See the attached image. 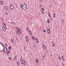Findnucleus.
<instances>
[{"instance_id": "f257e3e1", "label": "nucleus", "mask_w": 66, "mask_h": 66, "mask_svg": "<svg viewBox=\"0 0 66 66\" xmlns=\"http://www.w3.org/2000/svg\"><path fill=\"white\" fill-rule=\"evenodd\" d=\"M21 64H23L24 66L26 65V62L25 60H21Z\"/></svg>"}, {"instance_id": "f03ea898", "label": "nucleus", "mask_w": 66, "mask_h": 66, "mask_svg": "<svg viewBox=\"0 0 66 66\" xmlns=\"http://www.w3.org/2000/svg\"><path fill=\"white\" fill-rule=\"evenodd\" d=\"M8 50V49H7V48H5L4 50H3V51L4 52V53H7Z\"/></svg>"}, {"instance_id": "7ed1b4c3", "label": "nucleus", "mask_w": 66, "mask_h": 66, "mask_svg": "<svg viewBox=\"0 0 66 66\" xmlns=\"http://www.w3.org/2000/svg\"><path fill=\"white\" fill-rule=\"evenodd\" d=\"M27 5H24L23 6V10H26L27 9Z\"/></svg>"}, {"instance_id": "20e7f679", "label": "nucleus", "mask_w": 66, "mask_h": 66, "mask_svg": "<svg viewBox=\"0 0 66 66\" xmlns=\"http://www.w3.org/2000/svg\"><path fill=\"white\" fill-rule=\"evenodd\" d=\"M10 7L11 9H13L14 8V6L13 5H11L10 6Z\"/></svg>"}, {"instance_id": "39448f33", "label": "nucleus", "mask_w": 66, "mask_h": 66, "mask_svg": "<svg viewBox=\"0 0 66 66\" xmlns=\"http://www.w3.org/2000/svg\"><path fill=\"white\" fill-rule=\"evenodd\" d=\"M47 31L48 33L50 34V30L48 29H47Z\"/></svg>"}, {"instance_id": "423d86ee", "label": "nucleus", "mask_w": 66, "mask_h": 66, "mask_svg": "<svg viewBox=\"0 0 66 66\" xmlns=\"http://www.w3.org/2000/svg\"><path fill=\"white\" fill-rule=\"evenodd\" d=\"M26 40L27 42H28L29 40V39L28 38V37L27 36L26 37Z\"/></svg>"}, {"instance_id": "0eeeda50", "label": "nucleus", "mask_w": 66, "mask_h": 66, "mask_svg": "<svg viewBox=\"0 0 66 66\" xmlns=\"http://www.w3.org/2000/svg\"><path fill=\"white\" fill-rule=\"evenodd\" d=\"M16 33L18 34H19V35H20V32L19 31H17Z\"/></svg>"}, {"instance_id": "6e6552de", "label": "nucleus", "mask_w": 66, "mask_h": 66, "mask_svg": "<svg viewBox=\"0 0 66 66\" xmlns=\"http://www.w3.org/2000/svg\"><path fill=\"white\" fill-rule=\"evenodd\" d=\"M3 29L4 31H6V28H3Z\"/></svg>"}, {"instance_id": "1a4fd4ad", "label": "nucleus", "mask_w": 66, "mask_h": 66, "mask_svg": "<svg viewBox=\"0 0 66 66\" xmlns=\"http://www.w3.org/2000/svg\"><path fill=\"white\" fill-rule=\"evenodd\" d=\"M11 42H12V43H13L14 42V40L13 38H12L11 39Z\"/></svg>"}, {"instance_id": "9d476101", "label": "nucleus", "mask_w": 66, "mask_h": 66, "mask_svg": "<svg viewBox=\"0 0 66 66\" xmlns=\"http://www.w3.org/2000/svg\"><path fill=\"white\" fill-rule=\"evenodd\" d=\"M43 48L44 49V50L46 49V46H43Z\"/></svg>"}, {"instance_id": "9b49d317", "label": "nucleus", "mask_w": 66, "mask_h": 66, "mask_svg": "<svg viewBox=\"0 0 66 66\" xmlns=\"http://www.w3.org/2000/svg\"><path fill=\"white\" fill-rule=\"evenodd\" d=\"M3 24L4 27H5V26H6V24H5V23H3Z\"/></svg>"}, {"instance_id": "f8f14e48", "label": "nucleus", "mask_w": 66, "mask_h": 66, "mask_svg": "<svg viewBox=\"0 0 66 66\" xmlns=\"http://www.w3.org/2000/svg\"><path fill=\"white\" fill-rule=\"evenodd\" d=\"M52 43L53 44V47H55V45L54 44V43L53 42H52Z\"/></svg>"}, {"instance_id": "ddd939ff", "label": "nucleus", "mask_w": 66, "mask_h": 66, "mask_svg": "<svg viewBox=\"0 0 66 66\" xmlns=\"http://www.w3.org/2000/svg\"><path fill=\"white\" fill-rule=\"evenodd\" d=\"M7 7H5V10L6 11H7Z\"/></svg>"}, {"instance_id": "4468645a", "label": "nucleus", "mask_w": 66, "mask_h": 66, "mask_svg": "<svg viewBox=\"0 0 66 66\" xmlns=\"http://www.w3.org/2000/svg\"><path fill=\"white\" fill-rule=\"evenodd\" d=\"M53 17H54V18H55V13L54 14V15H53Z\"/></svg>"}, {"instance_id": "2eb2a0df", "label": "nucleus", "mask_w": 66, "mask_h": 66, "mask_svg": "<svg viewBox=\"0 0 66 66\" xmlns=\"http://www.w3.org/2000/svg\"><path fill=\"white\" fill-rule=\"evenodd\" d=\"M17 65L18 66H19V62H17Z\"/></svg>"}, {"instance_id": "dca6fc26", "label": "nucleus", "mask_w": 66, "mask_h": 66, "mask_svg": "<svg viewBox=\"0 0 66 66\" xmlns=\"http://www.w3.org/2000/svg\"><path fill=\"white\" fill-rule=\"evenodd\" d=\"M29 33L30 34V35H32V32L31 31H30L29 32Z\"/></svg>"}, {"instance_id": "f3484780", "label": "nucleus", "mask_w": 66, "mask_h": 66, "mask_svg": "<svg viewBox=\"0 0 66 66\" xmlns=\"http://www.w3.org/2000/svg\"><path fill=\"white\" fill-rule=\"evenodd\" d=\"M36 62L37 63H38V60L37 59H36Z\"/></svg>"}, {"instance_id": "a211bd4d", "label": "nucleus", "mask_w": 66, "mask_h": 66, "mask_svg": "<svg viewBox=\"0 0 66 66\" xmlns=\"http://www.w3.org/2000/svg\"><path fill=\"white\" fill-rule=\"evenodd\" d=\"M22 56H21V59H20V61H22Z\"/></svg>"}, {"instance_id": "6ab92c4d", "label": "nucleus", "mask_w": 66, "mask_h": 66, "mask_svg": "<svg viewBox=\"0 0 66 66\" xmlns=\"http://www.w3.org/2000/svg\"><path fill=\"white\" fill-rule=\"evenodd\" d=\"M0 3L1 4H3V2L2 1H1Z\"/></svg>"}, {"instance_id": "aec40b11", "label": "nucleus", "mask_w": 66, "mask_h": 66, "mask_svg": "<svg viewBox=\"0 0 66 66\" xmlns=\"http://www.w3.org/2000/svg\"><path fill=\"white\" fill-rule=\"evenodd\" d=\"M47 22L48 23H50V21H49V19H48L47 20Z\"/></svg>"}, {"instance_id": "412c9836", "label": "nucleus", "mask_w": 66, "mask_h": 66, "mask_svg": "<svg viewBox=\"0 0 66 66\" xmlns=\"http://www.w3.org/2000/svg\"><path fill=\"white\" fill-rule=\"evenodd\" d=\"M48 16L49 17H50V13H48Z\"/></svg>"}, {"instance_id": "4be33fe9", "label": "nucleus", "mask_w": 66, "mask_h": 66, "mask_svg": "<svg viewBox=\"0 0 66 66\" xmlns=\"http://www.w3.org/2000/svg\"><path fill=\"white\" fill-rule=\"evenodd\" d=\"M20 6L21 7H22V4H21L20 5Z\"/></svg>"}, {"instance_id": "5701e85b", "label": "nucleus", "mask_w": 66, "mask_h": 66, "mask_svg": "<svg viewBox=\"0 0 66 66\" xmlns=\"http://www.w3.org/2000/svg\"><path fill=\"white\" fill-rule=\"evenodd\" d=\"M42 11H44V8L42 9Z\"/></svg>"}, {"instance_id": "b1692460", "label": "nucleus", "mask_w": 66, "mask_h": 66, "mask_svg": "<svg viewBox=\"0 0 66 66\" xmlns=\"http://www.w3.org/2000/svg\"><path fill=\"white\" fill-rule=\"evenodd\" d=\"M9 59L10 60H11V59H12V58H11V57H10L9 58Z\"/></svg>"}, {"instance_id": "393cba45", "label": "nucleus", "mask_w": 66, "mask_h": 66, "mask_svg": "<svg viewBox=\"0 0 66 66\" xmlns=\"http://www.w3.org/2000/svg\"><path fill=\"white\" fill-rule=\"evenodd\" d=\"M36 42L37 43H39V42H38V40H37L36 41Z\"/></svg>"}, {"instance_id": "a878e982", "label": "nucleus", "mask_w": 66, "mask_h": 66, "mask_svg": "<svg viewBox=\"0 0 66 66\" xmlns=\"http://www.w3.org/2000/svg\"><path fill=\"white\" fill-rule=\"evenodd\" d=\"M40 7H42V5L40 4Z\"/></svg>"}, {"instance_id": "bb28decb", "label": "nucleus", "mask_w": 66, "mask_h": 66, "mask_svg": "<svg viewBox=\"0 0 66 66\" xmlns=\"http://www.w3.org/2000/svg\"><path fill=\"white\" fill-rule=\"evenodd\" d=\"M9 48H10V49H11V47L10 46H9Z\"/></svg>"}, {"instance_id": "cd10ccee", "label": "nucleus", "mask_w": 66, "mask_h": 66, "mask_svg": "<svg viewBox=\"0 0 66 66\" xmlns=\"http://www.w3.org/2000/svg\"><path fill=\"white\" fill-rule=\"evenodd\" d=\"M43 31L44 32H46V31L45 30H44Z\"/></svg>"}, {"instance_id": "c85d7f7f", "label": "nucleus", "mask_w": 66, "mask_h": 66, "mask_svg": "<svg viewBox=\"0 0 66 66\" xmlns=\"http://www.w3.org/2000/svg\"><path fill=\"white\" fill-rule=\"evenodd\" d=\"M34 37H33V36H32V39H33V40H34Z\"/></svg>"}, {"instance_id": "c756f323", "label": "nucleus", "mask_w": 66, "mask_h": 66, "mask_svg": "<svg viewBox=\"0 0 66 66\" xmlns=\"http://www.w3.org/2000/svg\"><path fill=\"white\" fill-rule=\"evenodd\" d=\"M58 59H59L60 60H61V57H59Z\"/></svg>"}, {"instance_id": "7c9ffc66", "label": "nucleus", "mask_w": 66, "mask_h": 66, "mask_svg": "<svg viewBox=\"0 0 66 66\" xmlns=\"http://www.w3.org/2000/svg\"><path fill=\"white\" fill-rule=\"evenodd\" d=\"M40 1L41 2H42L43 1V0H40Z\"/></svg>"}, {"instance_id": "2f4dec72", "label": "nucleus", "mask_w": 66, "mask_h": 66, "mask_svg": "<svg viewBox=\"0 0 66 66\" xmlns=\"http://www.w3.org/2000/svg\"><path fill=\"white\" fill-rule=\"evenodd\" d=\"M19 32H20L21 31V29H20V28H19Z\"/></svg>"}, {"instance_id": "473e14b6", "label": "nucleus", "mask_w": 66, "mask_h": 66, "mask_svg": "<svg viewBox=\"0 0 66 66\" xmlns=\"http://www.w3.org/2000/svg\"><path fill=\"white\" fill-rule=\"evenodd\" d=\"M62 59H64V57L63 56H62Z\"/></svg>"}, {"instance_id": "72a5a7b5", "label": "nucleus", "mask_w": 66, "mask_h": 66, "mask_svg": "<svg viewBox=\"0 0 66 66\" xmlns=\"http://www.w3.org/2000/svg\"><path fill=\"white\" fill-rule=\"evenodd\" d=\"M11 23L14 24V22H11Z\"/></svg>"}, {"instance_id": "f704fd0d", "label": "nucleus", "mask_w": 66, "mask_h": 66, "mask_svg": "<svg viewBox=\"0 0 66 66\" xmlns=\"http://www.w3.org/2000/svg\"><path fill=\"white\" fill-rule=\"evenodd\" d=\"M36 40H38V39H37V38H36Z\"/></svg>"}, {"instance_id": "c9c22d12", "label": "nucleus", "mask_w": 66, "mask_h": 66, "mask_svg": "<svg viewBox=\"0 0 66 66\" xmlns=\"http://www.w3.org/2000/svg\"><path fill=\"white\" fill-rule=\"evenodd\" d=\"M5 46H7V44H5Z\"/></svg>"}, {"instance_id": "e433bc0d", "label": "nucleus", "mask_w": 66, "mask_h": 66, "mask_svg": "<svg viewBox=\"0 0 66 66\" xmlns=\"http://www.w3.org/2000/svg\"><path fill=\"white\" fill-rule=\"evenodd\" d=\"M16 29H19V28H18V27H16Z\"/></svg>"}, {"instance_id": "4c0bfd02", "label": "nucleus", "mask_w": 66, "mask_h": 66, "mask_svg": "<svg viewBox=\"0 0 66 66\" xmlns=\"http://www.w3.org/2000/svg\"><path fill=\"white\" fill-rule=\"evenodd\" d=\"M27 30L28 31V28L27 27Z\"/></svg>"}, {"instance_id": "58836bf2", "label": "nucleus", "mask_w": 66, "mask_h": 66, "mask_svg": "<svg viewBox=\"0 0 66 66\" xmlns=\"http://www.w3.org/2000/svg\"><path fill=\"white\" fill-rule=\"evenodd\" d=\"M18 31H19V29H17Z\"/></svg>"}, {"instance_id": "ea45409f", "label": "nucleus", "mask_w": 66, "mask_h": 66, "mask_svg": "<svg viewBox=\"0 0 66 66\" xmlns=\"http://www.w3.org/2000/svg\"><path fill=\"white\" fill-rule=\"evenodd\" d=\"M14 24H15V25H16V24L15 23H14Z\"/></svg>"}, {"instance_id": "a19ab883", "label": "nucleus", "mask_w": 66, "mask_h": 66, "mask_svg": "<svg viewBox=\"0 0 66 66\" xmlns=\"http://www.w3.org/2000/svg\"><path fill=\"white\" fill-rule=\"evenodd\" d=\"M34 40H35L36 39H35V38H34Z\"/></svg>"}, {"instance_id": "79ce46f5", "label": "nucleus", "mask_w": 66, "mask_h": 66, "mask_svg": "<svg viewBox=\"0 0 66 66\" xmlns=\"http://www.w3.org/2000/svg\"><path fill=\"white\" fill-rule=\"evenodd\" d=\"M16 57H15V60H16Z\"/></svg>"}, {"instance_id": "37998d69", "label": "nucleus", "mask_w": 66, "mask_h": 66, "mask_svg": "<svg viewBox=\"0 0 66 66\" xmlns=\"http://www.w3.org/2000/svg\"><path fill=\"white\" fill-rule=\"evenodd\" d=\"M2 46H3H3H4L3 45V44H2Z\"/></svg>"}, {"instance_id": "c03bdc74", "label": "nucleus", "mask_w": 66, "mask_h": 66, "mask_svg": "<svg viewBox=\"0 0 66 66\" xmlns=\"http://www.w3.org/2000/svg\"><path fill=\"white\" fill-rule=\"evenodd\" d=\"M0 44H1L2 45V43H0Z\"/></svg>"}, {"instance_id": "a18cd8bd", "label": "nucleus", "mask_w": 66, "mask_h": 66, "mask_svg": "<svg viewBox=\"0 0 66 66\" xmlns=\"http://www.w3.org/2000/svg\"><path fill=\"white\" fill-rule=\"evenodd\" d=\"M42 14H43V13H44V12H43V11H42Z\"/></svg>"}, {"instance_id": "49530a36", "label": "nucleus", "mask_w": 66, "mask_h": 66, "mask_svg": "<svg viewBox=\"0 0 66 66\" xmlns=\"http://www.w3.org/2000/svg\"><path fill=\"white\" fill-rule=\"evenodd\" d=\"M6 46H5V48H6Z\"/></svg>"}, {"instance_id": "de8ad7c7", "label": "nucleus", "mask_w": 66, "mask_h": 66, "mask_svg": "<svg viewBox=\"0 0 66 66\" xmlns=\"http://www.w3.org/2000/svg\"><path fill=\"white\" fill-rule=\"evenodd\" d=\"M6 15H7V13H6Z\"/></svg>"}, {"instance_id": "09e8293b", "label": "nucleus", "mask_w": 66, "mask_h": 66, "mask_svg": "<svg viewBox=\"0 0 66 66\" xmlns=\"http://www.w3.org/2000/svg\"><path fill=\"white\" fill-rule=\"evenodd\" d=\"M43 58H44L45 57H44V56H43Z\"/></svg>"}, {"instance_id": "8fccbe9b", "label": "nucleus", "mask_w": 66, "mask_h": 66, "mask_svg": "<svg viewBox=\"0 0 66 66\" xmlns=\"http://www.w3.org/2000/svg\"><path fill=\"white\" fill-rule=\"evenodd\" d=\"M9 53H7V54H9Z\"/></svg>"}, {"instance_id": "3c124183", "label": "nucleus", "mask_w": 66, "mask_h": 66, "mask_svg": "<svg viewBox=\"0 0 66 66\" xmlns=\"http://www.w3.org/2000/svg\"><path fill=\"white\" fill-rule=\"evenodd\" d=\"M43 60H45V59L44 58H43Z\"/></svg>"}, {"instance_id": "603ef678", "label": "nucleus", "mask_w": 66, "mask_h": 66, "mask_svg": "<svg viewBox=\"0 0 66 66\" xmlns=\"http://www.w3.org/2000/svg\"><path fill=\"white\" fill-rule=\"evenodd\" d=\"M63 61H65V60L63 59Z\"/></svg>"}, {"instance_id": "864d4df0", "label": "nucleus", "mask_w": 66, "mask_h": 66, "mask_svg": "<svg viewBox=\"0 0 66 66\" xmlns=\"http://www.w3.org/2000/svg\"><path fill=\"white\" fill-rule=\"evenodd\" d=\"M51 56H52V55H51Z\"/></svg>"}, {"instance_id": "5fc2aeb1", "label": "nucleus", "mask_w": 66, "mask_h": 66, "mask_svg": "<svg viewBox=\"0 0 66 66\" xmlns=\"http://www.w3.org/2000/svg\"><path fill=\"white\" fill-rule=\"evenodd\" d=\"M9 52H10V51H9L8 52V53H9Z\"/></svg>"}, {"instance_id": "6e6d98bb", "label": "nucleus", "mask_w": 66, "mask_h": 66, "mask_svg": "<svg viewBox=\"0 0 66 66\" xmlns=\"http://www.w3.org/2000/svg\"><path fill=\"white\" fill-rule=\"evenodd\" d=\"M16 8H17L16 6Z\"/></svg>"}, {"instance_id": "4d7b16f0", "label": "nucleus", "mask_w": 66, "mask_h": 66, "mask_svg": "<svg viewBox=\"0 0 66 66\" xmlns=\"http://www.w3.org/2000/svg\"><path fill=\"white\" fill-rule=\"evenodd\" d=\"M63 21V20H62V21Z\"/></svg>"}]
</instances>
